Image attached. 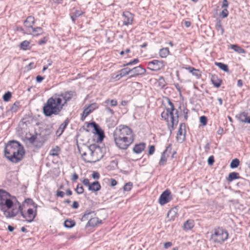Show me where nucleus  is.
Segmentation results:
<instances>
[{
	"label": "nucleus",
	"mask_w": 250,
	"mask_h": 250,
	"mask_svg": "<svg viewBox=\"0 0 250 250\" xmlns=\"http://www.w3.org/2000/svg\"><path fill=\"white\" fill-rule=\"evenodd\" d=\"M75 95L74 91H66L56 94L49 98L43 107V112L47 117L58 115L62 111L66 103Z\"/></svg>",
	"instance_id": "nucleus-1"
},
{
	"label": "nucleus",
	"mask_w": 250,
	"mask_h": 250,
	"mask_svg": "<svg viewBox=\"0 0 250 250\" xmlns=\"http://www.w3.org/2000/svg\"><path fill=\"white\" fill-rule=\"evenodd\" d=\"M4 155L11 162L18 163L23 158L24 151L23 146L16 141H10L5 145Z\"/></svg>",
	"instance_id": "nucleus-2"
},
{
	"label": "nucleus",
	"mask_w": 250,
	"mask_h": 250,
	"mask_svg": "<svg viewBox=\"0 0 250 250\" xmlns=\"http://www.w3.org/2000/svg\"><path fill=\"white\" fill-rule=\"evenodd\" d=\"M168 103L170 107L167 108L166 111L161 113V117L167 121L169 129L171 132L178 123V111L174 108L173 104L169 99H168Z\"/></svg>",
	"instance_id": "nucleus-3"
},
{
	"label": "nucleus",
	"mask_w": 250,
	"mask_h": 250,
	"mask_svg": "<svg viewBox=\"0 0 250 250\" xmlns=\"http://www.w3.org/2000/svg\"><path fill=\"white\" fill-rule=\"evenodd\" d=\"M14 206L13 202L9 198L5 199L0 203V209L3 212L4 215L6 218H12L16 216L20 210L21 204L18 202V207H15L11 211L5 209V207L8 209L11 208ZM16 205H15V206Z\"/></svg>",
	"instance_id": "nucleus-4"
},
{
	"label": "nucleus",
	"mask_w": 250,
	"mask_h": 250,
	"mask_svg": "<svg viewBox=\"0 0 250 250\" xmlns=\"http://www.w3.org/2000/svg\"><path fill=\"white\" fill-rule=\"evenodd\" d=\"M211 235L210 240L214 243L222 244L228 238V231L222 228L214 229Z\"/></svg>",
	"instance_id": "nucleus-5"
},
{
	"label": "nucleus",
	"mask_w": 250,
	"mask_h": 250,
	"mask_svg": "<svg viewBox=\"0 0 250 250\" xmlns=\"http://www.w3.org/2000/svg\"><path fill=\"white\" fill-rule=\"evenodd\" d=\"M114 140L116 146L122 149H127L134 141V138L130 137H121L113 136Z\"/></svg>",
	"instance_id": "nucleus-6"
},
{
	"label": "nucleus",
	"mask_w": 250,
	"mask_h": 250,
	"mask_svg": "<svg viewBox=\"0 0 250 250\" xmlns=\"http://www.w3.org/2000/svg\"><path fill=\"white\" fill-rule=\"evenodd\" d=\"M78 148L83 160L85 162L93 163V161L90 158L91 157H92L91 145L89 146L84 144H83L82 146L78 145Z\"/></svg>",
	"instance_id": "nucleus-7"
},
{
	"label": "nucleus",
	"mask_w": 250,
	"mask_h": 250,
	"mask_svg": "<svg viewBox=\"0 0 250 250\" xmlns=\"http://www.w3.org/2000/svg\"><path fill=\"white\" fill-rule=\"evenodd\" d=\"M113 136L121 137H130L134 138L132 130L126 125H121L116 128L113 132Z\"/></svg>",
	"instance_id": "nucleus-8"
},
{
	"label": "nucleus",
	"mask_w": 250,
	"mask_h": 250,
	"mask_svg": "<svg viewBox=\"0 0 250 250\" xmlns=\"http://www.w3.org/2000/svg\"><path fill=\"white\" fill-rule=\"evenodd\" d=\"M91 148L92 157H91L90 158L92 160L93 163L97 162L103 158L104 154L101 147L96 145H91Z\"/></svg>",
	"instance_id": "nucleus-9"
},
{
	"label": "nucleus",
	"mask_w": 250,
	"mask_h": 250,
	"mask_svg": "<svg viewBox=\"0 0 250 250\" xmlns=\"http://www.w3.org/2000/svg\"><path fill=\"white\" fill-rule=\"evenodd\" d=\"M21 216L25 219V220L28 222H31L33 221L36 215V212H34L32 208H29L27 211V214H24L22 211L21 206H20V210L19 212Z\"/></svg>",
	"instance_id": "nucleus-10"
},
{
	"label": "nucleus",
	"mask_w": 250,
	"mask_h": 250,
	"mask_svg": "<svg viewBox=\"0 0 250 250\" xmlns=\"http://www.w3.org/2000/svg\"><path fill=\"white\" fill-rule=\"evenodd\" d=\"M130 69L132 74L130 75L129 78L135 77L138 75H143L145 74L146 72L145 68H143L141 65L134 67L131 69L130 68Z\"/></svg>",
	"instance_id": "nucleus-11"
},
{
	"label": "nucleus",
	"mask_w": 250,
	"mask_h": 250,
	"mask_svg": "<svg viewBox=\"0 0 250 250\" xmlns=\"http://www.w3.org/2000/svg\"><path fill=\"white\" fill-rule=\"evenodd\" d=\"M236 118L240 122L245 124H250V113L242 112L236 116Z\"/></svg>",
	"instance_id": "nucleus-12"
},
{
	"label": "nucleus",
	"mask_w": 250,
	"mask_h": 250,
	"mask_svg": "<svg viewBox=\"0 0 250 250\" xmlns=\"http://www.w3.org/2000/svg\"><path fill=\"white\" fill-rule=\"evenodd\" d=\"M148 68L152 71H157L163 66V63L162 61L158 60H153L148 63Z\"/></svg>",
	"instance_id": "nucleus-13"
},
{
	"label": "nucleus",
	"mask_w": 250,
	"mask_h": 250,
	"mask_svg": "<svg viewBox=\"0 0 250 250\" xmlns=\"http://www.w3.org/2000/svg\"><path fill=\"white\" fill-rule=\"evenodd\" d=\"M185 125L184 124H181L177 134V140L178 142H182L185 139Z\"/></svg>",
	"instance_id": "nucleus-14"
},
{
	"label": "nucleus",
	"mask_w": 250,
	"mask_h": 250,
	"mask_svg": "<svg viewBox=\"0 0 250 250\" xmlns=\"http://www.w3.org/2000/svg\"><path fill=\"white\" fill-rule=\"evenodd\" d=\"M88 127H92L98 135L100 140H102L104 137L103 131L101 129L99 125L95 122L90 123L88 124Z\"/></svg>",
	"instance_id": "nucleus-15"
},
{
	"label": "nucleus",
	"mask_w": 250,
	"mask_h": 250,
	"mask_svg": "<svg viewBox=\"0 0 250 250\" xmlns=\"http://www.w3.org/2000/svg\"><path fill=\"white\" fill-rule=\"evenodd\" d=\"M123 23L125 25L131 24L133 20V15L129 12H125L123 14Z\"/></svg>",
	"instance_id": "nucleus-16"
},
{
	"label": "nucleus",
	"mask_w": 250,
	"mask_h": 250,
	"mask_svg": "<svg viewBox=\"0 0 250 250\" xmlns=\"http://www.w3.org/2000/svg\"><path fill=\"white\" fill-rule=\"evenodd\" d=\"M92 215L90 216V218L86 224V228H88V227H94L98 224H101L102 223V221L99 219L98 217H92Z\"/></svg>",
	"instance_id": "nucleus-17"
},
{
	"label": "nucleus",
	"mask_w": 250,
	"mask_h": 250,
	"mask_svg": "<svg viewBox=\"0 0 250 250\" xmlns=\"http://www.w3.org/2000/svg\"><path fill=\"white\" fill-rule=\"evenodd\" d=\"M40 134H36L35 135H33L31 136L30 137L26 136V139L31 144H33L36 143H39L40 144V146H42L44 143V141H40Z\"/></svg>",
	"instance_id": "nucleus-18"
},
{
	"label": "nucleus",
	"mask_w": 250,
	"mask_h": 250,
	"mask_svg": "<svg viewBox=\"0 0 250 250\" xmlns=\"http://www.w3.org/2000/svg\"><path fill=\"white\" fill-rule=\"evenodd\" d=\"M169 190L167 189L165 190L161 195L159 198V203L161 205H163L168 202V196L170 195Z\"/></svg>",
	"instance_id": "nucleus-19"
},
{
	"label": "nucleus",
	"mask_w": 250,
	"mask_h": 250,
	"mask_svg": "<svg viewBox=\"0 0 250 250\" xmlns=\"http://www.w3.org/2000/svg\"><path fill=\"white\" fill-rule=\"evenodd\" d=\"M69 123V120L68 118H67L65 119V120L60 125L59 128L56 131V135L59 137L60 136L62 133L63 132L64 130L66 128V126L68 125Z\"/></svg>",
	"instance_id": "nucleus-20"
},
{
	"label": "nucleus",
	"mask_w": 250,
	"mask_h": 250,
	"mask_svg": "<svg viewBox=\"0 0 250 250\" xmlns=\"http://www.w3.org/2000/svg\"><path fill=\"white\" fill-rule=\"evenodd\" d=\"M171 149V145H169L166 149L165 151L162 153L161 159L160 160L159 164L160 166L164 165L167 160L168 155H166V153L168 150Z\"/></svg>",
	"instance_id": "nucleus-21"
},
{
	"label": "nucleus",
	"mask_w": 250,
	"mask_h": 250,
	"mask_svg": "<svg viewBox=\"0 0 250 250\" xmlns=\"http://www.w3.org/2000/svg\"><path fill=\"white\" fill-rule=\"evenodd\" d=\"M145 147L146 144L145 143H141L134 146L133 151L136 154H140L145 149Z\"/></svg>",
	"instance_id": "nucleus-22"
},
{
	"label": "nucleus",
	"mask_w": 250,
	"mask_h": 250,
	"mask_svg": "<svg viewBox=\"0 0 250 250\" xmlns=\"http://www.w3.org/2000/svg\"><path fill=\"white\" fill-rule=\"evenodd\" d=\"M194 226V222L193 220L188 219L184 224L183 229L185 230H190Z\"/></svg>",
	"instance_id": "nucleus-23"
},
{
	"label": "nucleus",
	"mask_w": 250,
	"mask_h": 250,
	"mask_svg": "<svg viewBox=\"0 0 250 250\" xmlns=\"http://www.w3.org/2000/svg\"><path fill=\"white\" fill-rule=\"evenodd\" d=\"M101 185L99 182L95 181L90 184L89 186L88 190L92 191H98L101 189Z\"/></svg>",
	"instance_id": "nucleus-24"
},
{
	"label": "nucleus",
	"mask_w": 250,
	"mask_h": 250,
	"mask_svg": "<svg viewBox=\"0 0 250 250\" xmlns=\"http://www.w3.org/2000/svg\"><path fill=\"white\" fill-rule=\"evenodd\" d=\"M34 23L35 19L32 16H28L24 21L25 26L28 28H31Z\"/></svg>",
	"instance_id": "nucleus-25"
},
{
	"label": "nucleus",
	"mask_w": 250,
	"mask_h": 250,
	"mask_svg": "<svg viewBox=\"0 0 250 250\" xmlns=\"http://www.w3.org/2000/svg\"><path fill=\"white\" fill-rule=\"evenodd\" d=\"M131 73V69L129 68L126 67L123 68L119 71V74L117 77L120 76V78L126 76L127 75Z\"/></svg>",
	"instance_id": "nucleus-26"
},
{
	"label": "nucleus",
	"mask_w": 250,
	"mask_h": 250,
	"mask_svg": "<svg viewBox=\"0 0 250 250\" xmlns=\"http://www.w3.org/2000/svg\"><path fill=\"white\" fill-rule=\"evenodd\" d=\"M240 178L239 174L236 172H231L229 174L228 177L227 178V181L229 182H231L234 180Z\"/></svg>",
	"instance_id": "nucleus-27"
},
{
	"label": "nucleus",
	"mask_w": 250,
	"mask_h": 250,
	"mask_svg": "<svg viewBox=\"0 0 250 250\" xmlns=\"http://www.w3.org/2000/svg\"><path fill=\"white\" fill-rule=\"evenodd\" d=\"M230 48L234 50L236 52L239 54H244L246 53V50L245 49L236 44L230 45Z\"/></svg>",
	"instance_id": "nucleus-28"
},
{
	"label": "nucleus",
	"mask_w": 250,
	"mask_h": 250,
	"mask_svg": "<svg viewBox=\"0 0 250 250\" xmlns=\"http://www.w3.org/2000/svg\"><path fill=\"white\" fill-rule=\"evenodd\" d=\"M11 197V195L5 190L0 189V200L3 201L5 199Z\"/></svg>",
	"instance_id": "nucleus-29"
},
{
	"label": "nucleus",
	"mask_w": 250,
	"mask_h": 250,
	"mask_svg": "<svg viewBox=\"0 0 250 250\" xmlns=\"http://www.w3.org/2000/svg\"><path fill=\"white\" fill-rule=\"evenodd\" d=\"M93 214L94 215H95V212L93 211H89V210H86L84 212V214L82 216L81 220L82 221H85L86 220L89 219L90 218V217L89 216L90 215Z\"/></svg>",
	"instance_id": "nucleus-30"
},
{
	"label": "nucleus",
	"mask_w": 250,
	"mask_h": 250,
	"mask_svg": "<svg viewBox=\"0 0 250 250\" xmlns=\"http://www.w3.org/2000/svg\"><path fill=\"white\" fill-rule=\"evenodd\" d=\"M216 29L220 33L221 35H223L224 32V28L220 20L217 21L216 22Z\"/></svg>",
	"instance_id": "nucleus-31"
},
{
	"label": "nucleus",
	"mask_w": 250,
	"mask_h": 250,
	"mask_svg": "<svg viewBox=\"0 0 250 250\" xmlns=\"http://www.w3.org/2000/svg\"><path fill=\"white\" fill-rule=\"evenodd\" d=\"M32 32L33 33V35L34 36H38L41 35L43 33V30L41 27H32L31 28Z\"/></svg>",
	"instance_id": "nucleus-32"
},
{
	"label": "nucleus",
	"mask_w": 250,
	"mask_h": 250,
	"mask_svg": "<svg viewBox=\"0 0 250 250\" xmlns=\"http://www.w3.org/2000/svg\"><path fill=\"white\" fill-rule=\"evenodd\" d=\"M169 49L166 47L160 49L159 55L161 58H166L169 54Z\"/></svg>",
	"instance_id": "nucleus-33"
},
{
	"label": "nucleus",
	"mask_w": 250,
	"mask_h": 250,
	"mask_svg": "<svg viewBox=\"0 0 250 250\" xmlns=\"http://www.w3.org/2000/svg\"><path fill=\"white\" fill-rule=\"evenodd\" d=\"M215 64L220 69L223 70L225 72H228L229 71V68L227 64H224L222 62H216L215 63Z\"/></svg>",
	"instance_id": "nucleus-34"
},
{
	"label": "nucleus",
	"mask_w": 250,
	"mask_h": 250,
	"mask_svg": "<svg viewBox=\"0 0 250 250\" xmlns=\"http://www.w3.org/2000/svg\"><path fill=\"white\" fill-rule=\"evenodd\" d=\"M211 82L213 83V84L216 87H219L221 83V81L220 80H219L217 79V77L216 76H212L211 78Z\"/></svg>",
	"instance_id": "nucleus-35"
},
{
	"label": "nucleus",
	"mask_w": 250,
	"mask_h": 250,
	"mask_svg": "<svg viewBox=\"0 0 250 250\" xmlns=\"http://www.w3.org/2000/svg\"><path fill=\"white\" fill-rule=\"evenodd\" d=\"M20 47L21 49L24 50L29 49L30 48L29 42L27 41H24L21 43Z\"/></svg>",
	"instance_id": "nucleus-36"
},
{
	"label": "nucleus",
	"mask_w": 250,
	"mask_h": 250,
	"mask_svg": "<svg viewBox=\"0 0 250 250\" xmlns=\"http://www.w3.org/2000/svg\"><path fill=\"white\" fill-rule=\"evenodd\" d=\"M75 224L74 221L71 220H66L64 222V227L67 228H72Z\"/></svg>",
	"instance_id": "nucleus-37"
},
{
	"label": "nucleus",
	"mask_w": 250,
	"mask_h": 250,
	"mask_svg": "<svg viewBox=\"0 0 250 250\" xmlns=\"http://www.w3.org/2000/svg\"><path fill=\"white\" fill-rule=\"evenodd\" d=\"M240 163L239 160L237 158L233 159L230 163V167L231 168H234L238 167Z\"/></svg>",
	"instance_id": "nucleus-38"
},
{
	"label": "nucleus",
	"mask_w": 250,
	"mask_h": 250,
	"mask_svg": "<svg viewBox=\"0 0 250 250\" xmlns=\"http://www.w3.org/2000/svg\"><path fill=\"white\" fill-rule=\"evenodd\" d=\"M60 149L59 146H56L54 148H52L50 151V155L52 156H57L58 152Z\"/></svg>",
	"instance_id": "nucleus-39"
},
{
	"label": "nucleus",
	"mask_w": 250,
	"mask_h": 250,
	"mask_svg": "<svg viewBox=\"0 0 250 250\" xmlns=\"http://www.w3.org/2000/svg\"><path fill=\"white\" fill-rule=\"evenodd\" d=\"M19 103L18 102L15 103L10 107V111L12 113L17 112L19 108Z\"/></svg>",
	"instance_id": "nucleus-40"
},
{
	"label": "nucleus",
	"mask_w": 250,
	"mask_h": 250,
	"mask_svg": "<svg viewBox=\"0 0 250 250\" xmlns=\"http://www.w3.org/2000/svg\"><path fill=\"white\" fill-rule=\"evenodd\" d=\"M132 186L133 184L131 182H128L124 185L123 189L125 191H129L131 189Z\"/></svg>",
	"instance_id": "nucleus-41"
},
{
	"label": "nucleus",
	"mask_w": 250,
	"mask_h": 250,
	"mask_svg": "<svg viewBox=\"0 0 250 250\" xmlns=\"http://www.w3.org/2000/svg\"><path fill=\"white\" fill-rule=\"evenodd\" d=\"M11 93L9 91L6 92L3 96V101L5 102H8L11 97Z\"/></svg>",
	"instance_id": "nucleus-42"
},
{
	"label": "nucleus",
	"mask_w": 250,
	"mask_h": 250,
	"mask_svg": "<svg viewBox=\"0 0 250 250\" xmlns=\"http://www.w3.org/2000/svg\"><path fill=\"white\" fill-rule=\"evenodd\" d=\"M75 191L78 194H81L83 192L84 189L82 185L78 184L75 189Z\"/></svg>",
	"instance_id": "nucleus-43"
},
{
	"label": "nucleus",
	"mask_w": 250,
	"mask_h": 250,
	"mask_svg": "<svg viewBox=\"0 0 250 250\" xmlns=\"http://www.w3.org/2000/svg\"><path fill=\"white\" fill-rule=\"evenodd\" d=\"M189 71L192 73L193 75L198 76L197 72H199V70L195 69L193 67L189 66L188 68H186Z\"/></svg>",
	"instance_id": "nucleus-44"
},
{
	"label": "nucleus",
	"mask_w": 250,
	"mask_h": 250,
	"mask_svg": "<svg viewBox=\"0 0 250 250\" xmlns=\"http://www.w3.org/2000/svg\"><path fill=\"white\" fill-rule=\"evenodd\" d=\"M139 62V60L138 59H135L133 61H130V62H128V63H127L126 64H124L123 65V66H130V65L136 64L137 63H138Z\"/></svg>",
	"instance_id": "nucleus-45"
},
{
	"label": "nucleus",
	"mask_w": 250,
	"mask_h": 250,
	"mask_svg": "<svg viewBox=\"0 0 250 250\" xmlns=\"http://www.w3.org/2000/svg\"><path fill=\"white\" fill-rule=\"evenodd\" d=\"M229 14V12L228 10L226 8H224L221 13H220V17H221L222 18H225L228 17Z\"/></svg>",
	"instance_id": "nucleus-46"
},
{
	"label": "nucleus",
	"mask_w": 250,
	"mask_h": 250,
	"mask_svg": "<svg viewBox=\"0 0 250 250\" xmlns=\"http://www.w3.org/2000/svg\"><path fill=\"white\" fill-rule=\"evenodd\" d=\"M200 122L203 125H206L207 124V118L205 116L200 117Z\"/></svg>",
	"instance_id": "nucleus-47"
},
{
	"label": "nucleus",
	"mask_w": 250,
	"mask_h": 250,
	"mask_svg": "<svg viewBox=\"0 0 250 250\" xmlns=\"http://www.w3.org/2000/svg\"><path fill=\"white\" fill-rule=\"evenodd\" d=\"M91 112V111H90V109H89V108H88V107H87L86 108H85L84 109V110H83V116H84V117H86L87 116H88L90 113Z\"/></svg>",
	"instance_id": "nucleus-48"
},
{
	"label": "nucleus",
	"mask_w": 250,
	"mask_h": 250,
	"mask_svg": "<svg viewBox=\"0 0 250 250\" xmlns=\"http://www.w3.org/2000/svg\"><path fill=\"white\" fill-rule=\"evenodd\" d=\"M88 108H89V109H90V111L92 112V111H93L94 109H95L96 108H97L98 107V106H97V104L96 103H93L90 105H89V106H87Z\"/></svg>",
	"instance_id": "nucleus-49"
},
{
	"label": "nucleus",
	"mask_w": 250,
	"mask_h": 250,
	"mask_svg": "<svg viewBox=\"0 0 250 250\" xmlns=\"http://www.w3.org/2000/svg\"><path fill=\"white\" fill-rule=\"evenodd\" d=\"M25 203L29 204H32L35 207L37 208V206L35 204V203L33 202V201L30 198H27L24 201Z\"/></svg>",
	"instance_id": "nucleus-50"
},
{
	"label": "nucleus",
	"mask_w": 250,
	"mask_h": 250,
	"mask_svg": "<svg viewBox=\"0 0 250 250\" xmlns=\"http://www.w3.org/2000/svg\"><path fill=\"white\" fill-rule=\"evenodd\" d=\"M48 40L47 37H44L42 39L40 40L38 42V44L40 45H42L43 44L45 43Z\"/></svg>",
	"instance_id": "nucleus-51"
},
{
	"label": "nucleus",
	"mask_w": 250,
	"mask_h": 250,
	"mask_svg": "<svg viewBox=\"0 0 250 250\" xmlns=\"http://www.w3.org/2000/svg\"><path fill=\"white\" fill-rule=\"evenodd\" d=\"M155 151V147L154 146L151 145L149 147L148 154L149 155H152L153 154Z\"/></svg>",
	"instance_id": "nucleus-52"
},
{
	"label": "nucleus",
	"mask_w": 250,
	"mask_h": 250,
	"mask_svg": "<svg viewBox=\"0 0 250 250\" xmlns=\"http://www.w3.org/2000/svg\"><path fill=\"white\" fill-rule=\"evenodd\" d=\"M108 102H110V104L112 106H116L117 104V102L116 100H111L110 101L107 100L106 101V103H108Z\"/></svg>",
	"instance_id": "nucleus-53"
},
{
	"label": "nucleus",
	"mask_w": 250,
	"mask_h": 250,
	"mask_svg": "<svg viewBox=\"0 0 250 250\" xmlns=\"http://www.w3.org/2000/svg\"><path fill=\"white\" fill-rule=\"evenodd\" d=\"M214 162V160L213 156H211L209 157V158H208V164L209 165H212L213 164Z\"/></svg>",
	"instance_id": "nucleus-54"
},
{
	"label": "nucleus",
	"mask_w": 250,
	"mask_h": 250,
	"mask_svg": "<svg viewBox=\"0 0 250 250\" xmlns=\"http://www.w3.org/2000/svg\"><path fill=\"white\" fill-rule=\"evenodd\" d=\"M83 184L87 187L88 188H89V186H90V184L89 183V180L88 179H84L83 181Z\"/></svg>",
	"instance_id": "nucleus-55"
},
{
	"label": "nucleus",
	"mask_w": 250,
	"mask_h": 250,
	"mask_svg": "<svg viewBox=\"0 0 250 250\" xmlns=\"http://www.w3.org/2000/svg\"><path fill=\"white\" fill-rule=\"evenodd\" d=\"M117 184V181L114 179H111L110 180V185L111 187L116 186Z\"/></svg>",
	"instance_id": "nucleus-56"
},
{
	"label": "nucleus",
	"mask_w": 250,
	"mask_h": 250,
	"mask_svg": "<svg viewBox=\"0 0 250 250\" xmlns=\"http://www.w3.org/2000/svg\"><path fill=\"white\" fill-rule=\"evenodd\" d=\"M172 244L171 242H167L164 244V248L166 249H167L169 248V247H170L171 246H172Z\"/></svg>",
	"instance_id": "nucleus-57"
},
{
	"label": "nucleus",
	"mask_w": 250,
	"mask_h": 250,
	"mask_svg": "<svg viewBox=\"0 0 250 250\" xmlns=\"http://www.w3.org/2000/svg\"><path fill=\"white\" fill-rule=\"evenodd\" d=\"M188 110L187 108H185L183 109V113H184V118H185V119L186 120H187V118H188Z\"/></svg>",
	"instance_id": "nucleus-58"
},
{
	"label": "nucleus",
	"mask_w": 250,
	"mask_h": 250,
	"mask_svg": "<svg viewBox=\"0 0 250 250\" xmlns=\"http://www.w3.org/2000/svg\"><path fill=\"white\" fill-rule=\"evenodd\" d=\"M83 14V12L81 11L76 10L74 13L75 18L80 16Z\"/></svg>",
	"instance_id": "nucleus-59"
},
{
	"label": "nucleus",
	"mask_w": 250,
	"mask_h": 250,
	"mask_svg": "<svg viewBox=\"0 0 250 250\" xmlns=\"http://www.w3.org/2000/svg\"><path fill=\"white\" fill-rule=\"evenodd\" d=\"M92 177L94 179H99L100 177V175L97 172H94L92 174Z\"/></svg>",
	"instance_id": "nucleus-60"
},
{
	"label": "nucleus",
	"mask_w": 250,
	"mask_h": 250,
	"mask_svg": "<svg viewBox=\"0 0 250 250\" xmlns=\"http://www.w3.org/2000/svg\"><path fill=\"white\" fill-rule=\"evenodd\" d=\"M228 6V2L227 0H223L222 5V8H226Z\"/></svg>",
	"instance_id": "nucleus-61"
},
{
	"label": "nucleus",
	"mask_w": 250,
	"mask_h": 250,
	"mask_svg": "<svg viewBox=\"0 0 250 250\" xmlns=\"http://www.w3.org/2000/svg\"><path fill=\"white\" fill-rule=\"evenodd\" d=\"M78 179V175L76 173H74L73 174L72 177L71 178V180L73 181L77 180Z\"/></svg>",
	"instance_id": "nucleus-62"
},
{
	"label": "nucleus",
	"mask_w": 250,
	"mask_h": 250,
	"mask_svg": "<svg viewBox=\"0 0 250 250\" xmlns=\"http://www.w3.org/2000/svg\"><path fill=\"white\" fill-rule=\"evenodd\" d=\"M105 110H106V111L107 112H108V113H110V114H111V115H113V114H114V112L113 110V109H112L111 108H110V107H106L105 108Z\"/></svg>",
	"instance_id": "nucleus-63"
},
{
	"label": "nucleus",
	"mask_w": 250,
	"mask_h": 250,
	"mask_svg": "<svg viewBox=\"0 0 250 250\" xmlns=\"http://www.w3.org/2000/svg\"><path fill=\"white\" fill-rule=\"evenodd\" d=\"M57 195L58 196L62 198L64 195V193L62 191H58L57 192Z\"/></svg>",
	"instance_id": "nucleus-64"
}]
</instances>
